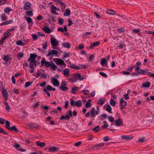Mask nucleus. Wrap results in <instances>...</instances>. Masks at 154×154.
Segmentation results:
<instances>
[{"label":"nucleus","instance_id":"25","mask_svg":"<svg viewBox=\"0 0 154 154\" xmlns=\"http://www.w3.org/2000/svg\"><path fill=\"white\" fill-rule=\"evenodd\" d=\"M105 100L103 99H100L98 101L97 103L100 106H101L104 104Z\"/></svg>","mask_w":154,"mask_h":154},{"label":"nucleus","instance_id":"52","mask_svg":"<svg viewBox=\"0 0 154 154\" xmlns=\"http://www.w3.org/2000/svg\"><path fill=\"white\" fill-rule=\"evenodd\" d=\"M60 89L63 91H66L68 89V88L66 86L60 87Z\"/></svg>","mask_w":154,"mask_h":154},{"label":"nucleus","instance_id":"15","mask_svg":"<svg viewBox=\"0 0 154 154\" xmlns=\"http://www.w3.org/2000/svg\"><path fill=\"white\" fill-rule=\"evenodd\" d=\"M3 59V60H5L6 62H8L10 61V60L12 59V58L10 57L9 55H7L4 56Z\"/></svg>","mask_w":154,"mask_h":154},{"label":"nucleus","instance_id":"20","mask_svg":"<svg viewBox=\"0 0 154 154\" xmlns=\"http://www.w3.org/2000/svg\"><path fill=\"white\" fill-rule=\"evenodd\" d=\"M63 75L66 77L68 76L69 74V69H66L63 71Z\"/></svg>","mask_w":154,"mask_h":154},{"label":"nucleus","instance_id":"3","mask_svg":"<svg viewBox=\"0 0 154 154\" xmlns=\"http://www.w3.org/2000/svg\"><path fill=\"white\" fill-rule=\"evenodd\" d=\"M54 61L57 65H63L64 66H66V64L64 63V61L63 60L60 58H55L54 60Z\"/></svg>","mask_w":154,"mask_h":154},{"label":"nucleus","instance_id":"51","mask_svg":"<svg viewBox=\"0 0 154 154\" xmlns=\"http://www.w3.org/2000/svg\"><path fill=\"white\" fill-rule=\"evenodd\" d=\"M103 123L104 124V125L102 126V128H107L108 126V125L107 124V122L106 121H104L103 122Z\"/></svg>","mask_w":154,"mask_h":154},{"label":"nucleus","instance_id":"36","mask_svg":"<svg viewBox=\"0 0 154 154\" xmlns=\"http://www.w3.org/2000/svg\"><path fill=\"white\" fill-rule=\"evenodd\" d=\"M11 11V9L10 8H7L4 9V12L6 14H9V13Z\"/></svg>","mask_w":154,"mask_h":154},{"label":"nucleus","instance_id":"22","mask_svg":"<svg viewBox=\"0 0 154 154\" xmlns=\"http://www.w3.org/2000/svg\"><path fill=\"white\" fill-rule=\"evenodd\" d=\"M9 37V35H6L3 37L0 40V43L2 45L4 42L5 40L8 38Z\"/></svg>","mask_w":154,"mask_h":154},{"label":"nucleus","instance_id":"18","mask_svg":"<svg viewBox=\"0 0 154 154\" xmlns=\"http://www.w3.org/2000/svg\"><path fill=\"white\" fill-rule=\"evenodd\" d=\"M57 30L58 31H60L62 32H63L64 31H67V29L66 26H64L63 29L62 27H60L58 28Z\"/></svg>","mask_w":154,"mask_h":154},{"label":"nucleus","instance_id":"48","mask_svg":"<svg viewBox=\"0 0 154 154\" xmlns=\"http://www.w3.org/2000/svg\"><path fill=\"white\" fill-rule=\"evenodd\" d=\"M0 133H3L6 135L8 134L1 127H0Z\"/></svg>","mask_w":154,"mask_h":154},{"label":"nucleus","instance_id":"35","mask_svg":"<svg viewBox=\"0 0 154 154\" xmlns=\"http://www.w3.org/2000/svg\"><path fill=\"white\" fill-rule=\"evenodd\" d=\"M141 65V63L139 62H137L136 63V67L135 68V70L137 71H138L140 70V67L139 66V65Z\"/></svg>","mask_w":154,"mask_h":154},{"label":"nucleus","instance_id":"45","mask_svg":"<svg viewBox=\"0 0 154 154\" xmlns=\"http://www.w3.org/2000/svg\"><path fill=\"white\" fill-rule=\"evenodd\" d=\"M16 44L19 45L23 46L25 44L23 43L21 41L19 40L16 42Z\"/></svg>","mask_w":154,"mask_h":154},{"label":"nucleus","instance_id":"55","mask_svg":"<svg viewBox=\"0 0 154 154\" xmlns=\"http://www.w3.org/2000/svg\"><path fill=\"white\" fill-rule=\"evenodd\" d=\"M108 119L111 122H113L114 121V118L111 116H109L108 117Z\"/></svg>","mask_w":154,"mask_h":154},{"label":"nucleus","instance_id":"64","mask_svg":"<svg viewBox=\"0 0 154 154\" xmlns=\"http://www.w3.org/2000/svg\"><path fill=\"white\" fill-rule=\"evenodd\" d=\"M140 30L139 29H134L133 30V32L134 33H137L140 32Z\"/></svg>","mask_w":154,"mask_h":154},{"label":"nucleus","instance_id":"5","mask_svg":"<svg viewBox=\"0 0 154 154\" xmlns=\"http://www.w3.org/2000/svg\"><path fill=\"white\" fill-rule=\"evenodd\" d=\"M120 103L121 109L125 108L127 105V102L123 99L121 98L120 100Z\"/></svg>","mask_w":154,"mask_h":154},{"label":"nucleus","instance_id":"46","mask_svg":"<svg viewBox=\"0 0 154 154\" xmlns=\"http://www.w3.org/2000/svg\"><path fill=\"white\" fill-rule=\"evenodd\" d=\"M110 103L112 106H115V105L116 102L112 99H111L110 100Z\"/></svg>","mask_w":154,"mask_h":154},{"label":"nucleus","instance_id":"11","mask_svg":"<svg viewBox=\"0 0 154 154\" xmlns=\"http://www.w3.org/2000/svg\"><path fill=\"white\" fill-rule=\"evenodd\" d=\"M58 149L55 146H53L52 147H49L48 149L49 152H53L57 151Z\"/></svg>","mask_w":154,"mask_h":154},{"label":"nucleus","instance_id":"1","mask_svg":"<svg viewBox=\"0 0 154 154\" xmlns=\"http://www.w3.org/2000/svg\"><path fill=\"white\" fill-rule=\"evenodd\" d=\"M36 57L37 55L36 54H31L30 57L28 60L29 62V67L31 69H34L35 67L36 66L37 61L35 60Z\"/></svg>","mask_w":154,"mask_h":154},{"label":"nucleus","instance_id":"60","mask_svg":"<svg viewBox=\"0 0 154 154\" xmlns=\"http://www.w3.org/2000/svg\"><path fill=\"white\" fill-rule=\"evenodd\" d=\"M26 14L30 16H31L32 15V11H29L26 12Z\"/></svg>","mask_w":154,"mask_h":154},{"label":"nucleus","instance_id":"9","mask_svg":"<svg viewBox=\"0 0 154 154\" xmlns=\"http://www.w3.org/2000/svg\"><path fill=\"white\" fill-rule=\"evenodd\" d=\"M115 125L118 126L122 125H123V121L120 118H119L115 121Z\"/></svg>","mask_w":154,"mask_h":154},{"label":"nucleus","instance_id":"37","mask_svg":"<svg viewBox=\"0 0 154 154\" xmlns=\"http://www.w3.org/2000/svg\"><path fill=\"white\" fill-rule=\"evenodd\" d=\"M70 68H74V69H77V70L79 69L80 68V67H79L78 66H75V65L73 64H72L70 65Z\"/></svg>","mask_w":154,"mask_h":154},{"label":"nucleus","instance_id":"8","mask_svg":"<svg viewBox=\"0 0 154 154\" xmlns=\"http://www.w3.org/2000/svg\"><path fill=\"white\" fill-rule=\"evenodd\" d=\"M121 137L123 140H129L132 139L134 137L130 135H123Z\"/></svg>","mask_w":154,"mask_h":154},{"label":"nucleus","instance_id":"27","mask_svg":"<svg viewBox=\"0 0 154 154\" xmlns=\"http://www.w3.org/2000/svg\"><path fill=\"white\" fill-rule=\"evenodd\" d=\"M9 130L11 131H14L16 132H18V130L16 128L15 126H13L11 128H9Z\"/></svg>","mask_w":154,"mask_h":154},{"label":"nucleus","instance_id":"32","mask_svg":"<svg viewBox=\"0 0 154 154\" xmlns=\"http://www.w3.org/2000/svg\"><path fill=\"white\" fill-rule=\"evenodd\" d=\"M150 83L149 82H147L145 83H143L142 84V86L143 87L148 88L150 86Z\"/></svg>","mask_w":154,"mask_h":154},{"label":"nucleus","instance_id":"2","mask_svg":"<svg viewBox=\"0 0 154 154\" xmlns=\"http://www.w3.org/2000/svg\"><path fill=\"white\" fill-rule=\"evenodd\" d=\"M71 105L72 106H76L78 107H80L82 105V103L80 100H79L75 102L72 99H70Z\"/></svg>","mask_w":154,"mask_h":154},{"label":"nucleus","instance_id":"44","mask_svg":"<svg viewBox=\"0 0 154 154\" xmlns=\"http://www.w3.org/2000/svg\"><path fill=\"white\" fill-rule=\"evenodd\" d=\"M51 67L54 70H55L57 68V66L53 62H52L51 64Z\"/></svg>","mask_w":154,"mask_h":154},{"label":"nucleus","instance_id":"12","mask_svg":"<svg viewBox=\"0 0 154 154\" xmlns=\"http://www.w3.org/2000/svg\"><path fill=\"white\" fill-rule=\"evenodd\" d=\"M36 145L38 146L42 147L45 146L46 145L45 143L44 142H41L40 141H37L35 142Z\"/></svg>","mask_w":154,"mask_h":154},{"label":"nucleus","instance_id":"40","mask_svg":"<svg viewBox=\"0 0 154 154\" xmlns=\"http://www.w3.org/2000/svg\"><path fill=\"white\" fill-rule=\"evenodd\" d=\"M5 105L6 106V109L7 110L9 111L10 109V107L8 103L6 102H4Z\"/></svg>","mask_w":154,"mask_h":154},{"label":"nucleus","instance_id":"57","mask_svg":"<svg viewBox=\"0 0 154 154\" xmlns=\"http://www.w3.org/2000/svg\"><path fill=\"white\" fill-rule=\"evenodd\" d=\"M7 17L5 14H2V19L3 21H5L7 19Z\"/></svg>","mask_w":154,"mask_h":154},{"label":"nucleus","instance_id":"53","mask_svg":"<svg viewBox=\"0 0 154 154\" xmlns=\"http://www.w3.org/2000/svg\"><path fill=\"white\" fill-rule=\"evenodd\" d=\"M13 147H15L16 148H17L20 147V145L19 144L15 143L13 145Z\"/></svg>","mask_w":154,"mask_h":154},{"label":"nucleus","instance_id":"42","mask_svg":"<svg viewBox=\"0 0 154 154\" xmlns=\"http://www.w3.org/2000/svg\"><path fill=\"white\" fill-rule=\"evenodd\" d=\"M68 80L71 82H75L76 80H77V79L75 77L73 79L72 78H69Z\"/></svg>","mask_w":154,"mask_h":154},{"label":"nucleus","instance_id":"26","mask_svg":"<svg viewBox=\"0 0 154 154\" xmlns=\"http://www.w3.org/2000/svg\"><path fill=\"white\" fill-rule=\"evenodd\" d=\"M106 13L109 14L114 15L116 14V12L112 10H108L106 11Z\"/></svg>","mask_w":154,"mask_h":154},{"label":"nucleus","instance_id":"56","mask_svg":"<svg viewBox=\"0 0 154 154\" xmlns=\"http://www.w3.org/2000/svg\"><path fill=\"white\" fill-rule=\"evenodd\" d=\"M66 113L67 114L66 115H68V116H69V117L70 116L72 117V111L70 109L69 110L68 112H66Z\"/></svg>","mask_w":154,"mask_h":154},{"label":"nucleus","instance_id":"61","mask_svg":"<svg viewBox=\"0 0 154 154\" xmlns=\"http://www.w3.org/2000/svg\"><path fill=\"white\" fill-rule=\"evenodd\" d=\"M99 126H97V127L94 128H93L92 130L93 131H96V132H98L99 131Z\"/></svg>","mask_w":154,"mask_h":154},{"label":"nucleus","instance_id":"7","mask_svg":"<svg viewBox=\"0 0 154 154\" xmlns=\"http://www.w3.org/2000/svg\"><path fill=\"white\" fill-rule=\"evenodd\" d=\"M51 81L53 84L55 86H57L59 85L60 83L58 80L55 77H53Z\"/></svg>","mask_w":154,"mask_h":154},{"label":"nucleus","instance_id":"31","mask_svg":"<svg viewBox=\"0 0 154 154\" xmlns=\"http://www.w3.org/2000/svg\"><path fill=\"white\" fill-rule=\"evenodd\" d=\"M79 88L78 87H75L72 89L71 92L74 94H75L76 91L78 90Z\"/></svg>","mask_w":154,"mask_h":154},{"label":"nucleus","instance_id":"38","mask_svg":"<svg viewBox=\"0 0 154 154\" xmlns=\"http://www.w3.org/2000/svg\"><path fill=\"white\" fill-rule=\"evenodd\" d=\"M104 145V144L103 143H100L99 144H98L95 146H93L92 147V149H93L94 148H96L97 149L98 147H101L102 146H103Z\"/></svg>","mask_w":154,"mask_h":154},{"label":"nucleus","instance_id":"28","mask_svg":"<svg viewBox=\"0 0 154 154\" xmlns=\"http://www.w3.org/2000/svg\"><path fill=\"white\" fill-rule=\"evenodd\" d=\"M70 119V117L68 115H66L65 116H61V117L60 118V119L62 120L64 119H66V120H68L69 119Z\"/></svg>","mask_w":154,"mask_h":154},{"label":"nucleus","instance_id":"59","mask_svg":"<svg viewBox=\"0 0 154 154\" xmlns=\"http://www.w3.org/2000/svg\"><path fill=\"white\" fill-rule=\"evenodd\" d=\"M123 97L125 100H127L129 99V97L128 94H125L123 95Z\"/></svg>","mask_w":154,"mask_h":154},{"label":"nucleus","instance_id":"17","mask_svg":"<svg viewBox=\"0 0 154 154\" xmlns=\"http://www.w3.org/2000/svg\"><path fill=\"white\" fill-rule=\"evenodd\" d=\"M95 109L94 108H93L91 110L90 112L91 116L93 118H94L95 117L96 115L95 114Z\"/></svg>","mask_w":154,"mask_h":154},{"label":"nucleus","instance_id":"14","mask_svg":"<svg viewBox=\"0 0 154 154\" xmlns=\"http://www.w3.org/2000/svg\"><path fill=\"white\" fill-rule=\"evenodd\" d=\"M7 94H8V92H7V90H4L2 91V94L3 96V97L6 100H8Z\"/></svg>","mask_w":154,"mask_h":154},{"label":"nucleus","instance_id":"43","mask_svg":"<svg viewBox=\"0 0 154 154\" xmlns=\"http://www.w3.org/2000/svg\"><path fill=\"white\" fill-rule=\"evenodd\" d=\"M13 22V21L12 20H10L9 21H6L5 22H4L2 23V25H6L8 24L11 23Z\"/></svg>","mask_w":154,"mask_h":154},{"label":"nucleus","instance_id":"29","mask_svg":"<svg viewBox=\"0 0 154 154\" xmlns=\"http://www.w3.org/2000/svg\"><path fill=\"white\" fill-rule=\"evenodd\" d=\"M58 5H60L61 8L63 10H64L65 8V4L61 2H58Z\"/></svg>","mask_w":154,"mask_h":154},{"label":"nucleus","instance_id":"41","mask_svg":"<svg viewBox=\"0 0 154 154\" xmlns=\"http://www.w3.org/2000/svg\"><path fill=\"white\" fill-rule=\"evenodd\" d=\"M106 62V60L105 58H103L100 61V63L102 66L104 65Z\"/></svg>","mask_w":154,"mask_h":154},{"label":"nucleus","instance_id":"62","mask_svg":"<svg viewBox=\"0 0 154 154\" xmlns=\"http://www.w3.org/2000/svg\"><path fill=\"white\" fill-rule=\"evenodd\" d=\"M82 92H83L85 94L87 95L88 94L89 92V91L88 90H83L82 91Z\"/></svg>","mask_w":154,"mask_h":154},{"label":"nucleus","instance_id":"33","mask_svg":"<svg viewBox=\"0 0 154 154\" xmlns=\"http://www.w3.org/2000/svg\"><path fill=\"white\" fill-rule=\"evenodd\" d=\"M125 29L123 27H121V28H119L117 29V31L120 33H122L124 32L125 31Z\"/></svg>","mask_w":154,"mask_h":154},{"label":"nucleus","instance_id":"13","mask_svg":"<svg viewBox=\"0 0 154 154\" xmlns=\"http://www.w3.org/2000/svg\"><path fill=\"white\" fill-rule=\"evenodd\" d=\"M31 4L28 2L26 3L24 5V8L26 10H28L30 9V8Z\"/></svg>","mask_w":154,"mask_h":154},{"label":"nucleus","instance_id":"49","mask_svg":"<svg viewBox=\"0 0 154 154\" xmlns=\"http://www.w3.org/2000/svg\"><path fill=\"white\" fill-rule=\"evenodd\" d=\"M25 18L28 23H29L32 22V20L31 17H25Z\"/></svg>","mask_w":154,"mask_h":154},{"label":"nucleus","instance_id":"21","mask_svg":"<svg viewBox=\"0 0 154 154\" xmlns=\"http://www.w3.org/2000/svg\"><path fill=\"white\" fill-rule=\"evenodd\" d=\"M100 44V42H94L89 47V48H92L93 47L98 46Z\"/></svg>","mask_w":154,"mask_h":154},{"label":"nucleus","instance_id":"23","mask_svg":"<svg viewBox=\"0 0 154 154\" xmlns=\"http://www.w3.org/2000/svg\"><path fill=\"white\" fill-rule=\"evenodd\" d=\"M28 126L29 127L32 129L34 128H35L37 129H38L39 127V126L38 125H34L32 123H31L29 125H28Z\"/></svg>","mask_w":154,"mask_h":154},{"label":"nucleus","instance_id":"58","mask_svg":"<svg viewBox=\"0 0 154 154\" xmlns=\"http://www.w3.org/2000/svg\"><path fill=\"white\" fill-rule=\"evenodd\" d=\"M10 32H10V31L9 29H8L4 33V35H9V37L11 35V34H9Z\"/></svg>","mask_w":154,"mask_h":154},{"label":"nucleus","instance_id":"50","mask_svg":"<svg viewBox=\"0 0 154 154\" xmlns=\"http://www.w3.org/2000/svg\"><path fill=\"white\" fill-rule=\"evenodd\" d=\"M106 110L108 112H110L112 110V108L109 105H108L106 107Z\"/></svg>","mask_w":154,"mask_h":154},{"label":"nucleus","instance_id":"47","mask_svg":"<svg viewBox=\"0 0 154 154\" xmlns=\"http://www.w3.org/2000/svg\"><path fill=\"white\" fill-rule=\"evenodd\" d=\"M5 124H6V128H8L9 129V128H11L10 126V123L9 121H6L5 122Z\"/></svg>","mask_w":154,"mask_h":154},{"label":"nucleus","instance_id":"16","mask_svg":"<svg viewBox=\"0 0 154 154\" xmlns=\"http://www.w3.org/2000/svg\"><path fill=\"white\" fill-rule=\"evenodd\" d=\"M56 8L54 5H52L51 8V12L55 15H57V13L56 12Z\"/></svg>","mask_w":154,"mask_h":154},{"label":"nucleus","instance_id":"4","mask_svg":"<svg viewBox=\"0 0 154 154\" xmlns=\"http://www.w3.org/2000/svg\"><path fill=\"white\" fill-rule=\"evenodd\" d=\"M51 42L52 46H55L59 45L58 41L55 38L51 37Z\"/></svg>","mask_w":154,"mask_h":154},{"label":"nucleus","instance_id":"6","mask_svg":"<svg viewBox=\"0 0 154 154\" xmlns=\"http://www.w3.org/2000/svg\"><path fill=\"white\" fill-rule=\"evenodd\" d=\"M41 65L42 66L44 65L47 67H51V64L49 62L46 61L45 60L42 59L41 62Z\"/></svg>","mask_w":154,"mask_h":154},{"label":"nucleus","instance_id":"63","mask_svg":"<svg viewBox=\"0 0 154 154\" xmlns=\"http://www.w3.org/2000/svg\"><path fill=\"white\" fill-rule=\"evenodd\" d=\"M64 20H63L62 18H60L58 20L59 23L60 25H62L63 24Z\"/></svg>","mask_w":154,"mask_h":154},{"label":"nucleus","instance_id":"10","mask_svg":"<svg viewBox=\"0 0 154 154\" xmlns=\"http://www.w3.org/2000/svg\"><path fill=\"white\" fill-rule=\"evenodd\" d=\"M58 54L57 51L52 50L51 51H49L48 52V56H50L51 55L53 56L54 55H56Z\"/></svg>","mask_w":154,"mask_h":154},{"label":"nucleus","instance_id":"24","mask_svg":"<svg viewBox=\"0 0 154 154\" xmlns=\"http://www.w3.org/2000/svg\"><path fill=\"white\" fill-rule=\"evenodd\" d=\"M44 30L47 33H49L51 32L50 29L45 26L44 27Z\"/></svg>","mask_w":154,"mask_h":154},{"label":"nucleus","instance_id":"39","mask_svg":"<svg viewBox=\"0 0 154 154\" xmlns=\"http://www.w3.org/2000/svg\"><path fill=\"white\" fill-rule=\"evenodd\" d=\"M62 45L64 47L67 48H69L70 47L69 43H63Z\"/></svg>","mask_w":154,"mask_h":154},{"label":"nucleus","instance_id":"34","mask_svg":"<svg viewBox=\"0 0 154 154\" xmlns=\"http://www.w3.org/2000/svg\"><path fill=\"white\" fill-rule=\"evenodd\" d=\"M70 14V10L69 9H66L65 10V12L64 13V15L65 16H67L69 15Z\"/></svg>","mask_w":154,"mask_h":154},{"label":"nucleus","instance_id":"54","mask_svg":"<svg viewBox=\"0 0 154 154\" xmlns=\"http://www.w3.org/2000/svg\"><path fill=\"white\" fill-rule=\"evenodd\" d=\"M5 121V120L4 119L0 117V123L1 124H4Z\"/></svg>","mask_w":154,"mask_h":154},{"label":"nucleus","instance_id":"19","mask_svg":"<svg viewBox=\"0 0 154 154\" xmlns=\"http://www.w3.org/2000/svg\"><path fill=\"white\" fill-rule=\"evenodd\" d=\"M74 75L79 78V80H81L85 78V77H83L81 76V75L79 73L75 74Z\"/></svg>","mask_w":154,"mask_h":154},{"label":"nucleus","instance_id":"30","mask_svg":"<svg viewBox=\"0 0 154 154\" xmlns=\"http://www.w3.org/2000/svg\"><path fill=\"white\" fill-rule=\"evenodd\" d=\"M47 90H49V91H54L55 90V89L53 88L52 87H51L50 85H48L47 86L46 88Z\"/></svg>","mask_w":154,"mask_h":154}]
</instances>
